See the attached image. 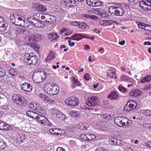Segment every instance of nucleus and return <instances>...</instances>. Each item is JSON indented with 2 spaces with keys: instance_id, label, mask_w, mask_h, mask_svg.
<instances>
[{
  "instance_id": "obj_64",
  "label": "nucleus",
  "mask_w": 151,
  "mask_h": 151,
  "mask_svg": "<svg viewBox=\"0 0 151 151\" xmlns=\"http://www.w3.org/2000/svg\"><path fill=\"white\" fill-rule=\"evenodd\" d=\"M56 150L57 151H66L64 149L60 147H58L57 148Z\"/></svg>"
},
{
  "instance_id": "obj_58",
  "label": "nucleus",
  "mask_w": 151,
  "mask_h": 151,
  "mask_svg": "<svg viewBox=\"0 0 151 151\" xmlns=\"http://www.w3.org/2000/svg\"><path fill=\"white\" fill-rule=\"evenodd\" d=\"M91 134H87L86 140L89 141L92 140V139L91 138Z\"/></svg>"
},
{
  "instance_id": "obj_3",
  "label": "nucleus",
  "mask_w": 151,
  "mask_h": 151,
  "mask_svg": "<svg viewBox=\"0 0 151 151\" xmlns=\"http://www.w3.org/2000/svg\"><path fill=\"white\" fill-rule=\"evenodd\" d=\"M45 92L50 95H57L58 93L59 88L58 86L54 83L51 84L49 83H47L44 86Z\"/></svg>"
},
{
  "instance_id": "obj_28",
  "label": "nucleus",
  "mask_w": 151,
  "mask_h": 151,
  "mask_svg": "<svg viewBox=\"0 0 151 151\" xmlns=\"http://www.w3.org/2000/svg\"><path fill=\"white\" fill-rule=\"evenodd\" d=\"M49 17V20H47V19H46L43 22H45L47 23H51L52 22H54L56 20V19L55 17L52 15H48Z\"/></svg>"
},
{
  "instance_id": "obj_12",
  "label": "nucleus",
  "mask_w": 151,
  "mask_h": 151,
  "mask_svg": "<svg viewBox=\"0 0 151 151\" xmlns=\"http://www.w3.org/2000/svg\"><path fill=\"white\" fill-rule=\"evenodd\" d=\"M90 12L92 13L99 15L102 17H104L106 16V11L102 9L98 8L95 9L94 8H92L91 9Z\"/></svg>"
},
{
  "instance_id": "obj_54",
  "label": "nucleus",
  "mask_w": 151,
  "mask_h": 151,
  "mask_svg": "<svg viewBox=\"0 0 151 151\" xmlns=\"http://www.w3.org/2000/svg\"><path fill=\"white\" fill-rule=\"evenodd\" d=\"M84 79L87 80L88 81L90 79V75L88 73H86L84 75Z\"/></svg>"
},
{
  "instance_id": "obj_9",
  "label": "nucleus",
  "mask_w": 151,
  "mask_h": 151,
  "mask_svg": "<svg viewBox=\"0 0 151 151\" xmlns=\"http://www.w3.org/2000/svg\"><path fill=\"white\" fill-rule=\"evenodd\" d=\"M137 103L135 101L132 100H129L126 105L124 106V110L129 112L135 109L137 107Z\"/></svg>"
},
{
  "instance_id": "obj_26",
  "label": "nucleus",
  "mask_w": 151,
  "mask_h": 151,
  "mask_svg": "<svg viewBox=\"0 0 151 151\" xmlns=\"http://www.w3.org/2000/svg\"><path fill=\"white\" fill-rule=\"evenodd\" d=\"M38 17L39 19H44L45 18L46 19V16L43 15L42 14L40 13H36L35 14L33 15V18L34 19L36 20H38V18L37 17Z\"/></svg>"
},
{
  "instance_id": "obj_59",
  "label": "nucleus",
  "mask_w": 151,
  "mask_h": 151,
  "mask_svg": "<svg viewBox=\"0 0 151 151\" xmlns=\"http://www.w3.org/2000/svg\"><path fill=\"white\" fill-rule=\"evenodd\" d=\"M149 113H150V110H147L144 111L143 113V114L146 116H148L149 115Z\"/></svg>"
},
{
  "instance_id": "obj_19",
  "label": "nucleus",
  "mask_w": 151,
  "mask_h": 151,
  "mask_svg": "<svg viewBox=\"0 0 151 151\" xmlns=\"http://www.w3.org/2000/svg\"><path fill=\"white\" fill-rule=\"evenodd\" d=\"M26 114L28 116L31 118H34L35 120L37 121V119L39 117V115L40 114H38L37 113L33 111L28 110L26 112Z\"/></svg>"
},
{
  "instance_id": "obj_49",
  "label": "nucleus",
  "mask_w": 151,
  "mask_h": 151,
  "mask_svg": "<svg viewBox=\"0 0 151 151\" xmlns=\"http://www.w3.org/2000/svg\"><path fill=\"white\" fill-rule=\"evenodd\" d=\"M116 139H110L109 141V143L111 145H116Z\"/></svg>"
},
{
  "instance_id": "obj_56",
  "label": "nucleus",
  "mask_w": 151,
  "mask_h": 151,
  "mask_svg": "<svg viewBox=\"0 0 151 151\" xmlns=\"http://www.w3.org/2000/svg\"><path fill=\"white\" fill-rule=\"evenodd\" d=\"M57 130V129H51L49 130V132L50 133L53 134H55L56 133V131Z\"/></svg>"
},
{
  "instance_id": "obj_29",
  "label": "nucleus",
  "mask_w": 151,
  "mask_h": 151,
  "mask_svg": "<svg viewBox=\"0 0 151 151\" xmlns=\"http://www.w3.org/2000/svg\"><path fill=\"white\" fill-rule=\"evenodd\" d=\"M71 80L72 82V86L73 88H75L76 86H81L80 82L78 80H76L74 77H72Z\"/></svg>"
},
{
  "instance_id": "obj_51",
  "label": "nucleus",
  "mask_w": 151,
  "mask_h": 151,
  "mask_svg": "<svg viewBox=\"0 0 151 151\" xmlns=\"http://www.w3.org/2000/svg\"><path fill=\"white\" fill-rule=\"evenodd\" d=\"M151 88V84H147L142 89L143 91H146L150 89Z\"/></svg>"
},
{
  "instance_id": "obj_23",
  "label": "nucleus",
  "mask_w": 151,
  "mask_h": 151,
  "mask_svg": "<svg viewBox=\"0 0 151 151\" xmlns=\"http://www.w3.org/2000/svg\"><path fill=\"white\" fill-rule=\"evenodd\" d=\"M35 111L42 115H44L46 114L45 110L39 104H38V105L36 107Z\"/></svg>"
},
{
  "instance_id": "obj_60",
  "label": "nucleus",
  "mask_w": 151,
  "mask_h": 151,
  "mask_svg": "<svg viewBox=\"0 0 151 151\" xmlns=\"http://www.w3.org/2000/svg\"><path fill=\"white\" fill-rule=\"evenodd\" d=\"M136 24H137L138 28L140 29H142V22H139L137 21L136 22Z\"/></svg>"
},
{
  "instance_id": "obj_47",
  "label": "nucleus",
  "mask_w": 151,
  "mask_h": 151,
  "mask_svg": "<svg viewBox=\"0 0 151 151\" xmlns=\"http://www.w3.org/2000/svg\"><path fill=\"white\" fill-rule=\"evenodd\" d=\"M107 25H111L113 24L114 23L116 24H118V22L116 21H115L112 20H106Z\"/></svg>"
},
{
  "instance_id": "obj_42",
  "label": "nucleus",
  "mask_w": 151,
  "mask_h": 151,
  "mask_svg": "<svg viewBox=\"0 0 151 151\" xmlns=\"http://www.w3.org/2000/svg\"><path fill=\"white\" fill-rule=\"evenodd\" d=\"M39 96L42 100L45 101H46V100H48V99H49V97L42 93H40L39 95Z\"/></svg>"
},
{
  "instance_id": "obj_20",
  "label": "nucleus",
  "mask_w": 151,
  "mask_h": 151,
  "mask_svg": "<svg viewBox=\"0 0 151 151\" xmlns=\"http://www.w3.org/2000/svg\"><path fill=\"white\" fill-rule=\"evenodd\" d=\"M84 38H89L88 37H86L85 36L81 35L80 33L76 34L74 35L73 36H71L70 38L72 40L78 41Z\"/></svg>"
},
{
  "instance_id": "obj_43",
  "label": "nucleus",
  "mask_w": 151,
  "mask_h": 151,
  "mask_svg": "<svg viewBox=\"0 0 151 151\" xmlns=\"http://www.w3.org/2000/svg\"><path fill=\"white\" fill-rule=\"evenodd\" d=\"M15 30L16 34L17 35H19L24 32V30L22 29L19 27H17L15 29Z\"/></svg>"
},
{
  "instance_id": "obj_1",
  "label": "nucleus",
  "mask_w": 151,
  "mask_h": 151,
  "mask_svg": "<svg viewBox=\"0 0 151 151\" xmlns=\"http://www.w3.org/2000/svg\"><path fill=\"white\" fill-rule=\"evenodd\" d=\"M9 18L13 24L17 26H20L24 27H28L31 24L32 25V23L24 17H21L20 15L13 14H11Z\"/></svg>"
},
{
  "instance_id": "obj_55",
  "label": "nucleus",
  "mask_w": 151,
  "mask_h": 151,
  "mask_svg": "<svg viewBox=\"0 0 151 151\" xmlns=\"http://www.w3.org/2000/svg\"><path fill=\"white\" fill-rule=\"evenodd\" d=\"M87 134H82L80 136V138L83 140H86Z\"/></svg>"
},
{
  "instance_id": "obj_40",
  "label": "nucleus",
  "mask_w": 151,
  "mask_h": 151,
  "mask_svg": "<svg viewBox=\"0 0 151 151\" xmlns=\"http://www.w3.org/2000/svg\"><path fill=\"white\" fill-rule=\"evenodd\" d=\"M116 9V6H111L109 8L108 11L111 15H114Z\"/></svg>"
},
{
  "instance_id": "obj_34",
  "label": "nucleus",
  "mask_w": 151,
  "mask_h": 151,
  "mask_svg": "<svg viewBox=\"0 0 151 151\" xmlns=\"http://www.w3.org/2000/svg\"><path fill=\"white\" fill-rule=\"evenodd\" d=\"M142 29H143L149 32L151 31V25L146 24L144 23H142Z\"/></svg>"
},
{
  "instance_id": "obj_52",
  "label": "nucleus",
  "mask_w": 151,
  "mask_h": 151,
  "mask_svg": "<svg viewBox=\"0 0 151 151\" xmlns=\"http://www.w3.org/2000/svg\"><path fill=\"white\" fill-rule=\"evenodd\" d=\"M99 23L100 25L103 26H106L107 25L106 20H101L99 22Z\"/></svg>"
},
{
  "instance_id": "obj_27",
  "label": "nucleus",
  "mask_w": 151,
  "mask_h": 151,
  "mask_svg": "<svg viewBox=\"0 0 151 151\" xmlns=\"http://www.w3.org/2000/svg\"><path fill=\"white\" fill-rule=\"evenodd\" d=\"M44 22H42L41 20H37L36 23L33 24L36 27L40 28L44 27L45 25Z\"/></svg>"
},
{
  "instance_id": "obj_44",
  "label": "nucleus",
  "mask_w": 151,
  "mask_h": 151,
  "mask_svg": "<svg viewBox=\"0 0 151 151\" xmlns=\"http://www.w3.org/2000/svg\"><path fill=\"white\" fill-rule=\"evenodd\" d=\"M6 70L0 67V78H1L6 75Z\"/></svg>"
},
{
  "instance_id": "obj_6",
  "label": "nucleus",
  "mask_w": 151,
  "mask_h": 151,
  "mask_svg": "<svg viewBox=\"0 0 151 151\" xmlns=\"http://www.w3.org/2000/svg\"><path fill=\"white\" fill-rule=\"evenodd\" d=\"M44 73L41 71L34 72L32 76V79L34 82L37 83L42 82L45 78Z\"/></svg>"
},
{
  "instance_id": "obj_24",
  "label": "nucleus",
  "mask_w": 151,
  "mask_h": 151,
  "mask_svg": "<svg viewBox=\"0 0 151 151\" xmlns=\"http://www.w3.org/2000/svg\"><path fill=\"white\" fill-rule=\"evenodd\" d=\"M143 5L142 6V9L145 11H149L151 9V4H148L146 2L144 1V0H142Z\"/></svg>"
},
{
  "instance_id": "obj_41",
  "label": "nucleus",
  "mask_w": 151,
  "mask_h": 151,
  "mask_svg": "<svg viewBox=\"0 0 151 151\" xmlns=\"http://www.w3.org/2000/svg\"><path fill=\"white\" fill-rule=\"evenodd\" d=\"M6 143L4 142H0V150L4 149L6 147Z\"/></svg>"
},
{
  "instance_id": "obj_17",
  "label": "nucleus",
  "mask_w": 151,
  "mask_h": 151,
  "mask_svg": "<svg viewBox=\"0 0 151 151\" xmlns=\"http://www.w3.org/2000/svg\"><path fill=\"white\" fill-rule=\"evenodd\" d=\"M63 5L69 7L74 6L77 5L75 0H64Z\"/></svg>"
},
{
  "instance_id": "obj_39",
  "label": "nucleus",
  "mask_w": 151,
  "mask_h": 151,
  "mask_svg": "<svg viewBox=\"0 0 151 151\" xmlns=\"http://www.w3.org/2000/svg\"><path fill=\"white\" fill-rule=\"evenodd\" d=\"M38 105V104H34L33 102H31L29 104V106L31 109L35 111L36 107H37Z\"/></svg>"
},
{
  "instance_id": "obj_30",
  "label": "nucleus",
  "mask_w": 151,
  "mask_h": 151,
  "mask_svg": "<svg viewBox=\"0 0 151 151\" xmlns=\"http://www.w3.org/2000/svg\"><path fill=\"white\" fill-rule=\"evenodd\" d=\"M69 114L73 117L77 118L80 115V112L76 110H71L69 113Z\"/></svg>"
},
{
  "instance_id": "obj_36",
  "label": "nucleus",
  "mask_w": 151,
  "mask_h": 151,
  "mask_svg": "<svg viewBox=\"0 0 151 151\" xmlns=\"http://www.w3.org/2000/svg\"><path fill=\"white\" fill-rule=\"evenodd\" d=\"M16 142L17 143L20 144L23 142L24 139L22 138L20 135L18 134H16Z\"/></svg>"
},
{
  "instance_id": "obj_2",
  "label": "nucleus",
  "mask_w": 151,
  "mask_h": 151,
  "mask_svg": "<svg viewBox=\"0 0 151 151\" xmlns=\"http://www.w3.org/2000/svg\"><path fill=\"white\" fill-rule=\"evenodd\" d=\"M23 60L26 64L33 65H35L37 63L38 58L32 53H27L24 55Z\"/></svg>"
},
{
  "instance_id": "obj_35",
  "label": "nucleus",
  "mask_w": 151,
  "mask_h": 151,
  "mask_svg": "<svg viewBox=\"0 0 151 151\" xmlns=\"http://www.w3.org/2000/svg\"><path fill=\"white\" fill-rule=\"evenodd\" d=\"M58 37L59 36L58 35L54 33H50L49 35V38L50 39H52V41L56 40Z\"/></svg>"
},
{
  "instance_id": "obj_32",
  "label": "nucleus",
  "mask_w": 151,
  "mask_h": 151,
  "mask_svg": "<svg viewBox=\"0 0 151 151\" xmlns=\"http://www.w3.org/2000/svg\"><path fill=\"white\" fill-rule=\"evenodd\" d=\"M78 23V27L82 29H86L88 27L87 24L83 22L79 21Z\"/></svg>"
},
{
  "instance_id": "obj_4",
  "label": "nucleus",
  "mask_w": 151,
  "mask_h": 151,
  "mask_svg": "<svg viewBox=\"0 0 151 151\" xmlns=\"http://www.w3.org/2000/svg\"><path fill=\"white\" fill-rule=\"evenodd\" d=\"M114 124L119 127H126L129 125V120L126 117L117 116L114 118Z\"/></svg>"
},
{
  "instance_id": "obj_50",
  "label": "nucleus",
  "mask_w": 151,
  "mask_h": 151,
  "mask_svg": "<svg viewBox=\"0 0 151 151\" xmlns=\"http://www.w3.org/2000/svg\"><path fill=\"white\" fill-rule=\"evenodd\" d=\"M129 77L126 75L122 76L121 77V80L122 81H128Z\"/></svg>"
},
{
  "instance_id": "obj_8",
  "label": "nucleus",
  "mask_w": 151,
  "mask_h": 151,
  "mask_svg": "<svg viewBox=\"0 0 151 151\" xmlns=\"http://www.w3.org/2000/svg\"><path fill=\"white\" fill-rule=\"evenodd\" d=\"M65 103L68 106H75L78 104L79 101L76 97L71 96L67 98L65 101Z\"/></svg>"
},
{
  "instance_id": "obj_13",
  "label": "nucleus",
  "mask_w": 151,
  "mask_h": 151,
  "mask_svg": "<svg viewBox=\"0 0 151 151\" xmlns=\"http://www.w3.org/2000/svg\"><path fill=\"white\" fill-rule=\"evenodd\" d=\"M86 2L88 6H101L102 5V2L100 0H86Z\"/></svg>"
},
{
  "instance_id": "obj_25",
  "label": "nucleus",
  "mask_w": 151,
  "mask_h": 151,
  "mask_svg": "<svg viewBox=\"0 0 151 151\" xmlns=\"http://www.w3.org/2000/svg\"><path fill=\"white\" fill-rule=\"evenodd\" d=\"M6 29L5 26V22L3 18L0 16V30L1 31H4Z\"/></svg>"
},
{
  "instance_id": "obj_57",
  "label": "nucleus",
  "mask_w": 151,
  "mask_h": 151,
  "mask_svg": "<svg viewBox=\"0 0 151 151\" xmlns=\"http://www.w3.org/2000/svg\"><path fill=\"white\" fill-rule=\"evenodd\" d=\"M4 125V123L1 121L0 122V130H3L5 129V128H3Z\"/></svg>"
},
{
  "instance_id": "obj_37",
  "label": "nucleus",
  "mask_w": 151,
  "mask_h": 151,
  "mask_svg": "<svg viewBox=\"0 0 151 151\" xmlns=\"http://www.w3.org/2000/svg\"><path fill=\"white\" fill-rule=\"evenodd\" d=\"M101 117L102 119H105V121H108L111 120V117L110 115L105 114L101 115Z\"/></svg>"
},
{
  "instance_id": "obj_62",
  "label": "nucleus",
  "mask_w": 151,
  "mask_h": 151,
  "mask_svg": "<svg viewBox=\"0 0 151 151\" xmlns=\"http://www.w3.org/2000/svg\"><path fill=\"white\" fill-rule=\"evenodd\" d=\"M68 43L70 47L73 46L75 45V43L74 42H71L70 40H68Z\"/></svg>"
},
{
  "instance_id": "obj_11",
  "label": "nucleus",
  "mask_w": 151,
  "mask_h": 151,
  "mask_svg": "<svg viewBox=\"0 0 151 151\" xmlns=\"http://www.w3.org/2000/svg\"><path fill=\"white\" fill-rule=\"evenodd\" d=\"M98 100L99 98L98 97L92 96L86 101V104L89 106H93L98 104Z\"/></svg>"
},
{
  "instance_id": "obj_18",
  "label": "nucleus",
  "mask_w": 151,
  "mask_h": 151,
  "mask_svg": "<svg viewBox=\"0 0 151 151\" xmlns=\"http://www.w3.org/2000/svg\"><path fill=\"white\" fill-rule=\"evenodd\" d=\"M32 6L38 11L44 12L46 10V8L43 5L37 3L34 4Z\"/></svg>"
},
{
  "instance_id": "obj_5",
  "label": "nucleus",
  "mask_w": 151,
  "mask_h": 151,
  "mask_svg": "<svg viewBox=\"0 0 151 151\" xmlns=\"http://www.w3.org/2000/svg\"><path fill=\"white\" fill-rule=\"evenodd\" d=\"M12 99L14 105L17 106H22L26 101L25 97L18 94H13L12 96Z\"/></svg>"
},
{
  "instance_id": "obj_14",
  "label": "nucleus",
  "mask_w": 151,
  "mask_h": 151,
  "mask_svg": "<svg viewBox=\"0 0 151 151\" xmlns=\"http://www.w3.org/2000/svg\"><path fill=\"white\" fill-rule=\"evenodd\" d=\"M21 87L22 90L28 92H31L32 89V86L27 83H22L21 85Z\"/></svg>"
},
{
  "instance_id": "obj_31",
  "label": "nucleus",
  "mask_w": 151,
  "mask_h": 151,
  "mask_svg": "<svg viewBox=\"0 0 151 151\" xmlns=\"http://www.w3.org/2000/svg\"><path fill=\"white\" fill-rule=\"evenodd\" d=\"M55 57V53L51 51L45 60L47 62L48 61H51Z\"/></svg>"
},
{
  "instance_id": "obj_61",
  "label": "nucleus",
  "mask_w": 151,
  "mask_h": 151,
  "mask_svg": "<svg viewBox=\"0 0 151 151\" xmlns=\"http://www.w3.org/2000/svg\"><path fill=\"white\" fill-rule=\"evenodd\" d=\"M79 22L77 21H73L71 22V24L73 26H78V24Z\"/></svg>"
},
{
  "instance_id": "obj_15",
  "label": "nucleus",
  "mask_w": 151,
  "mask_h": 151,
  "mask_svg": "<svg viewBox=\"0 0 151 151\" xmlns=\"http://www.w3.org/2000/svg\"><path fill=\"white\" fill-rule=\"evenodd\" d=\"M118 5L116 6V9L115 10L114 15L117 16H122L125 12L124 10L121 7V4L118 3Z\"/></svg>"
},
{
  "instance_id": "obj_21",
  "label": "nucleus",
  "mask_w": 151,
  "mask_h": 151,
  "mask_svg": "<svg viewBox=\"0 0 151 151\" xmlns=\"http://www.w3.org/2000/svg\"><path fill=\"white\" fill-rule=\"evenodd\" d=\"M141 92L139 89H134L131 90L129 93V96L132 97H137L139 96Z\"/></svg>"
},
{
  "instance_id": "obj_10",
  "label": "nucleus",
  "mask_w": 151,
  "mask_h": 151,
  "mask_svg": "<svg viewBox=\"0 0 151 151\" xmlns=\"http://www.w3.org/2000/svg\"><path fill=\"white\" fill-rule=\"evenodd\" d=\"M37 121L41 125L52 127V125L51 123L44 116L40 115L37 119Z\"/></svg>"
},
{
  "instance_id": "obj_33",
  "label": "nucleus",
  "mask_w": 151,
  "mask_h": 151,
  "mask_svg": "<svg viewBox=\"0 0 151 151\" xmlns=\"http://www.w3.org/2000/svg\"><path fill=\"white\" fill-rule=\"evenodd\" d=\"M151 81V75H147L142 78V83H148Z\"/></svg>"
},
{
  "instance_id": "obj_46",
  "label": "nucleus",
  "mask_w": 151,
  "mask_h": 151,
  "mask_svg": "<svg viewBox=\"0 0 151 151\" xmlns=\"http://www.w3.org/2000/svg\"><path fill=\"white\" fill-rule=\"evenodd\" d=\"M44 73L45 77L46 78L47 76H48L50 73V70L48 69H46L44 71H41Z\"/></svg>"
},
{
  "instance_id": "obj_7",
  "label": "nucleus",
  "mask_w": 151,
  "mask_h": 151,
  "mask_svg": "<svg viewBox=\"0 0 151 151\" xmlns=\"http://www.w3.org/2000/svg\"><path fill=\"white\" fill-rule=\"evenodd\" d=\"M50 111L54 117L60 120H64L65 118V115L56 108L50 109Z\"/></svg>"
},
{
  "instance_id": "obj_38",
  "label": "nucleus",
  "mask_w": 151,
  "mask_h": 151,
  "mask_svg": "<svg viewBox=\"0 0 151 151\" xmlns=\"http://www.w3.org/2000/svg\"><path fill=\"white\" fill-rule=\"evenodd\" d=\"M80 125V129L81 130H85L87 129L89 127V125L86 123H81Z\"/></svg>"
},
{
  "instance_id": "obj_16",
  "label": "nucleus",
  "mask_w": 151,
  "mask_h": 151,
  "mask_svg": "<svg viewBox=\"0 0 151 151\" xmlns=\"http://www.w3.org/2000/svg\"><path fill=\"white\" fill-rule=\"evenodd\" d=\"M119 97V95L116 91L110 92L107 98L111 101L116 100Z\"/></svg>"
},
{
  "instance_id": "obj_53",
  "label": "nucleus",
  "mask_w": 151,
  "mask_h": 151,
  "mask_svg": "<svg viewBox=\"0 0 151 151\" xmlns=\"http://www.w3.org/2000/svg\"><path fill=\"white\" fill-rule=\"evenodd\" d=\"M144 128H151V123H145L142 125Z\"/></svg>"
},
{
  "instance_id": "obj_63",
  "label": "nucleus",
  "mask_w": 151,
  "mask_h": 151,
  "mask_svg": "<svg viewBox=\"0 0 151 151\" xmlns=\"http://www.w3.org/2000/svg\"><path fill=\"white\" fill-rule=\"evenodd\" d=\"M145 144L148 147H151V141L145 142Z\"/></svg>"
},
{
  "instance_id": "obj_45",
  "label": "nucleus",
  "mask_w": 151,
  "mask_h": 151,
  "mask_svg": "<svg viewBox=\"0 0 151 151\" xmlns=\"http://www.w3.org/2000/svg\"><path fill=\"white\" fill-rule=\"evenodd\" d=\"M10 74L12 76H14L17 75V72L14 69H10L9 70Z\"/></svg>"
},
{
  "instance_id": "obj_22",
  "label": "nucleus",
  "mask_w": 151,
  "mask_h": 151,
  "mask_svg": "<svg viewBox=\"0 0 151 151\" xmlns=\"http://www.w3.org/2000/svg\"><path fill=\"white\" fill-rule=\"evenodd\" d=\"M108 77L111 78H115L116 77V74L115 72V70L113 68H110V70H108L107 73Z\"/></svg>"
},
{
  "instance_id": "obj_48",
  "label": "nucleus",
  "mask_w": 151,
  "mask_h": 151,
  "mask_svg": "<svg viewBox=\"0 0 151 151\" xmlns=\"http://www.w3.org/2000/svg\"><path fill=\"white\" fill-rule=\"evenodd\" d=\"M118 89L121 91L124 92H127V90L126 89L122 86H121V85L119 86Z\"/></svg>"
}]
</instances>
